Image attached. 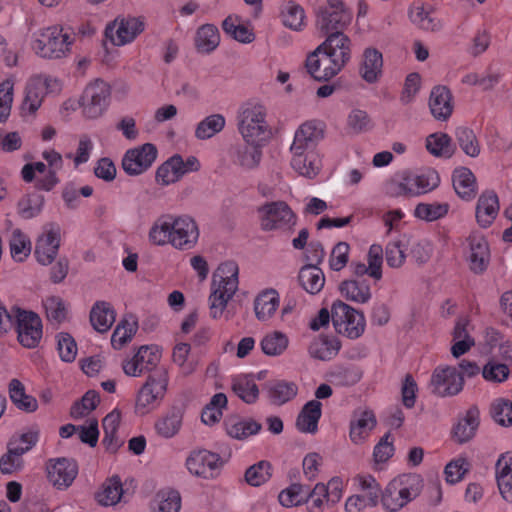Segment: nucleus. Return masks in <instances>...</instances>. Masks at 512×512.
Listing matches in <instances>:
<instances>
[{"instance_id": "obj_1", "label": "nucleus", "mask_w": 512, "mask_h": 512, "mask_svg": "<svg viewBox=\"0 0 512 512\" xmlns=\"http://www.w3.org/2000/svg\"><path fill=\"white\" fill-rule=\"evenodd\" d=\"M239 268L236 262L221 263L212 277L211 294L209 296L210 316L218 319L227 307L228 301L238 290Z\"/></svg>"}, {"instance_id": "obj_2", "label": "nucleus", "mask_w": 512, "mask_h": 512, "mask_svg": "<svg viewBox=\"0 0 512 512\" xmlns=\"http://www.w3.org/2000/svg\"><path fill=\"white\" fill-rule=\"evenodd\" d=\"M423 488L420 475L407 473L391 480L382 493L383 508L388 512H398L419 496Z\"/></svg>"}, {"instance_id": "obj_3", "label": "nucleus", "mask_w": 512, "mask_h": 512, "mask_svg": "<svg viewBox=\"0 0 512 512\" xmlns=\"http://www.w3.org/2000/svg\"><path fill=\"white\" fill-rule=\"evenodd\" d=\"M73 41L60 26H51L34 33L32 49L35 53L47 59H59L70 52Z\"/></svg>"}, {"instance_id": "obj_4", "label": "nucleus", "mask_w": 512, "mask_h": 512, "mask_svg": "<svg viewBox=\"0 0 512 512\" xmlns=\"http://www.w3.org/2000/svg\"><path fill=\"white\" fill-rule=\"evenodd\" d=\"M265 117V108L259 104L248 105L239 112L238 130L246 143H262L269 138Z\"/></svg>"}, {"instance_id": "obj_5", "label": "nucleus", "mask_w": 512, "mask_h": 512, "mask_svg": "<svg viewBox=\"0 0 512 512\" xmlns=\"http://www.w3.org/2000/svg\"><path fill=\"white\" fill-rule=\"evenodd\" d=\"M331 320L338 334L349 339H357L363 335L366 327L363 312L337 300L331 307Z\"/></svg>"}, {"instance_id": "obj_6", "label": "nucleus", "mask_w": 512, "mask_h": 512, "mask_svg": "<svg viewBox=\"0 0 512 512\" xmlns=\"http://www.w3.org/2000/svg\"><path fill=\"white\" fill-rule=\"evenodd\" d=\"M351 20L352 11L343 0H327V5L320 7L317 12L316 27L324 35L343 33Z\"/></svg>"}, {"instance_id": "obj_7", "label": "nucleus", "mask_w": 512, "mask_h": 512, "mask_svg": "<svg viewBox=\"0 0 512 512\" xmlns=\"http://www.w3.org/2000/svg\"><path fill=\"white\" fill-rule=\"evenodd\" d=\"M260 227L263 231L292 230L297 217L284 201L267 202L258 208Z\"/></svg>"}, {"instance_id": "obj_8", "label": "nucleus", "mask_w": 512, "mask_h": 512, "mask_svg": "<svg viewBox=\"0 0 512 512\" xmlns=\"http://www.w3.org/2000/svg\"><path fill=\"white\" fill-rule=\"evenodd\" d=\"M317 47V52L330 56L333 68H326L329 75H337L351 58V41L344 33L333 32Z\"/></svg>"}, {"instance_id": "obj_9", "label": "nucleus", "mask_w": 512, "mask_h": 512, "mask_svg": "<svg viewBox=\"0 0 512 512\" xmlns=\"http://www.w3.org/2000/svg\"><path fill=\"white\" fill-rule=\"evenodd\" d=\"M157 156V147L152 143H144L125 152L121 167L127 175L138 176L152 167Z\"/></svg>"}, {"instance_id": "obj_10", "label": "nucleus", "mask_w": 512, "mask_h": 512, "mask_svg": "<svg viewBox=\"0 0 512 512\" xmlns=\"http://www.w3.org/2000/svg\"><path fill=\"white\" fill-rule=\"evenodd\" d=\"M15 329L19 343L25 348H35L42 339V321L37 313L18 308Z\"/></svg>"}, {"instance_id": "obj_11", "label": "nucleus", "mask_w": 512, "mask_h": 512, "mask_svg": "<svg viewBox=\"0 0 512 512\" xmlns=\"http://www.w3.org/2000/svg\"><path fill=\"white\" fill-rule=\"evenodd\" d=\"M110 94V86L102 80H96L88 85L81 97L85 117L90 119L100 117L108 106Z\"/></svg>"}, {"instance_id": "obj_12", "label": "nucleus", "mask_w": 512, "mask_h": 512, "mask_svg": "<svg viewBox=\"0 0 512 512\" xmlns=\"http://www.w3.org/2000/svg\"><path fill=\"white\" fill-rule=\"evenodd\" d=\"M185 465L192 475L212 479L219 474L223 461L217 453L199 449L190 452Z\"/></svg>"}, {"instance_id": "obj_13", "label": "nucleus", "mask_w": 512, "mask_h": 512, "mask_svg": "<svg viewBox=\"0 0 512 512\" xmlns=\"http://www.w3.org/2000/svg\"><path fill=\"white\" fill-rule=\"evenodd\" d=\"M325 124L319 120H309L299 126L294 135L290 150L293 154L313 152L324 138Z\"/></svg>"}, {"instance_id": "obj_14", "label": "nucleus", "mask_w": 512, "mask_h": 512, "mask_svg": "<svg viewBox=\"0 0 512 512\" xmlns=\"http://www.w3.org/2000/svg\"><path fill=\"white\" fill-rule=\"evenodd\" d=\"M199 238V229L190 216H173V231L170 244L178 250L192 249Z\"/></svg>"}, {"instance_id": "obj_15", "label": "nucleus", "mask_w": 512, "mask_h": 512, "mask_svg": "<svg viewBox=\"0 0 512 512\" xmlns=\"http://www.w3.org/2000/svg\"><path fill=\"white\" fill-rule=\"evenodd\" d=\"M48 481L58 490H65L78 474L77 464L67 458L49 459L46 463Z\"/></svg>"}, {"instance_id": "obj_16", "label": "nucleus", "mask_w": 512, "mask_h": 512, "mask_svg": "<svg viewBox=\"0 0 512 512\" xmlns=\"http://www.w3.org/2000/svg\"><path fill=\"white\" fill-rule=\"evenodd\" d=\"M144 29V23L137 18L114 20L105 29V37L113 45L122 46L133 41Z\"/></svg>"}, {"instance_id": "obj_17", "label": "nucleus", "mask_w": 512, "mask_h": 512, "mask_svg": "<svg viewBox=\"0 0 512 512\" xmlns=\"http://www.w3.org/2000/svg\"><path fill=\"white\" fill-rule=\"evenodd\" d=\"M60 246V227L51 223L47 225L44 235L40 236L35 246V256L42 265H48L53 262L58 254Z\"/></svg>"}, {"instance_id": "obj_18", "label": "nucleus", "mask_w": 512, "mask_h": 512, "mask_svg": "<svg viewBox=\"0 0 512 512\" xmlns=\"http://www.w3.org/2000/svg\"><path fill=\"white\" fill-rule=\"evenodd\" d=\"M429 109L438 121H446L451 117L454 109L453 96L447 86L433 87L429 97Z\"/></svg>"}, {"instance_id": "obj_19", "label": "nucleus", "mask_w": 512, "mask_h": 512, "mask_svg": "<svg viewBox=\"0 0 512 512\" xmlns=\"http://www.w3.org/2000/svg\"><path fill=\"white\" fill-rule=\"evenodd\" d=\"M479 425L480 411L477 406H472L453 426V438L458 443H466L476 435Z\"/></svg>"}, {"instance_id": "obj_20", "label": "nucleus", "mask_w": 512, "mask_h": 512, "mask_svg": "<svg viewBox=\"0 0 512 512\" xmlns=\"http://www.w3.org/2000/svg\"><path fill=\"white\" fill-rule=\"evenodd\" d=\"M377 425L376 416L371 410H363L354 415L350 422L349 437L356 444L364 443Z\"/></svg>"}, {"instance_id": "obj_21", "label": "nucleus", "mask_w": 512, "mask_h": 512, "mask_svg": "<svg viewBox=\"0 0 512 512\" xmlns=\"http://www.w3.org/2000/svg\"><path fill=\"white\" fill-rule=\"evenodd\" d=\"M470 246V268L475 273L486 270L490 259V251L487 240L478 233H472L467 238Z\"/></svg>"}, {"instance_id": "obj_22", "label": "nucleus", "mask_w": 512, "mask_h": 512, "mask_svg": "<svg viewBox=\"0 0 512 512\" xmlns=\"http://www.w3.org/2000/svg\"><path fill=\"white\" fill-rule=\"evenodd\" d=\"M166 394V386H141L136 394L135 411L146 415L160 406Z\"/></svg>"}, {"instance_id": "obj_23", "label": "nucleus", "mask_w": 512, "mask_h": 512, "mask_svg": "<svg viewBox=\"0 0 512 512\" xmlns=\"http://www.w3.org/2000/svg\"><path fill=\"white\" fill-rule=\"evenodd\" d=\"M499 212V200L492 190L484 191L478 198L476 205V220L483 227H489Z\"/></svg>"}, {"instance_id": "obj_24", "label": "nucleus", "mask_w": 512, "mask_h": 512, "mask_svg": "<svg viewBox=\"0 0 512 512\" xmlns=\"http://www.w3.org/2000/svg\"><path fill=\"white\" fill-rule=\"evenodd\" d=\"M227 435L236 440H246L260 432L262 426L252 418L230 416L224 421Z\"/></svg>"}, {"instance_id": "obj_25", "label": "nucleus", "mask_w": 512, "mask_h": 512, "mask_svg": "<svg viewBox=\"0 0 512 512\" xmlns=\"http://www.w3.org/2000/svg\"><path fill=\"white\" fill-rule=\"evenodd\" d=\"M383 56L375 48H366L363 52L359 74L369 84L377 82L382 75Z\"/></svg>"}, {"instance_id": "obj_26", "label": "nucleus", "mask_w": 512, "mask_h": 512, "mask_svg": "<svg viewBox=\"0 0 512 512\" xmlns=\"http://www.w3.org/2000/svg\"><path fill=\"white\" fill-rule=\"evenodd\" d=\"M496 480L502 498L512 502V453L501 454L496 462Z\"/></svg>"}, {"instance_id": "obj_27", "label": "nucleus", "mask_w": 512, "mask_h": 512, "mask_svg": "<svg viewBox=\"0 0 512 512\" xmlns=\"http://www.w3.org/2000/svg\"><path fill=\"white\" fill-rule=\"evenodd\" d=\"M453 188L463 200L470 201L477 194L476 178L473 172L466 167H459L452 174Z\"/></svg>"}, {"instance_id": "obj_28", "label": "nucleus", "mask_w": 512, "mask_h": 512, "mask_svg": "<svg viewBox=\"0 0 512 512\" xmlns=\"http://www.w3.org/2000/svg\"><path fill=\"white\" fill-rule=\"evenodd\" d=\"M322 415V404L318 400L308 401L296 419V427L302 433L315 434Z\"/></svg>"}, {"instance_id": "obj_29", "label": "nucleus", "mask_w": 512, "mask_h": 512, "mask_svg": "<svg viewBox=\"0 0 512 512\" xmlns=\"http://www.w3.org/2000/svg\"><path fill=\"white\" fill-rule=\"evenodd\" d=\"M116 319V312L109 302L97 301L90 311V323L99 333H106Z\"/></svg>"}, {"instance_id": "obj_30", "label": "nucleus", "mask_w": 512, "mask_h": 512, "mask_svg": "<svg viewBox=\"0 0 512 512\" xmlns=\"http://www.w3.org/2000/svg\"><path fill=\"white\" fill-rule=\"evenodd\" d=\"M306 68L308 74L316 81H328L335 75H329L326 68H333L334 62L330 56L317 52V48L309 54L306 59Z\"/></svg>"}, {"instance_id": "obj_31", "label": "nucleus", "mask_w": 512, "mask_h": 512, "mask_svg": "<svg viewBox=\"0 0 512 512\" xmlns=\"http://www.w3.org/2000/svg\"><path fill=\"white\" fill-rule=\"evenodd\" d=\"M339 290L347 300L357 303H367L372 296L369 283L363 279L344 280Z\"/></svg>"}, {"instance_id": "obj_32", "label": "nucleus", "mask_w": 512, "mask_h": 512, "mask_svg": "<svg viewBox=\"0 0 512 512\" xmlns=\"http://www.w3.org/2000/svg\"><path fill=\"white\" fill-rule=\"evenodd\" d=\"M182 499L174 489H162L156 493L151 504V512H179Z\"/></svg>"}, {"instance_id": "obj_33", "label": "nucleus", "mask_w": 512, "mask_h": 512, "mask_svg": "<svg viewBox=\"0 0 512 512\" xmlns=\"http://www.w3.org/2000/svg\"><path fill=\"white\" fill-rule=\"evenodd\" d=\"M173 231V215L165 214L158 217L152 224L148 238L153 245L164 246L170 244Z\"/></svg>"}, {"instance_id": "obj_34", "label": "nucleus", "mask_w": 512, "mask_h": 512, "mask_svg": "<svg viewBox=\"0 0 512 512\" xmlns=\"http://www.w3.org/2000/svg\"><path fill=\"white\" fill-rule=\"evenodd\" d=\"M408 191L411 196H418L428 193L438 187L440 179L435 171L423 174L407 173Z\"/></svg>"}, {"instance_id": "obj_35", "label": "nucleus", "mask_w": 512, "mask_h": 512, "mask_svg": "<svg viewBox=\"0 0 512 512\" xmlns=\"http://www.w3.org/2000/svg\"><path fill=\"white\" fill-rule=\"evenodd\" d=\"M298 280L303 289L314 295L319 293L325 284L323 271L315 265H305L300 269Z\"/></svg>"}, {"instance_id": "obj_36", "label": "nucleus", "mask_w": 512, "mask_h": 512, "mask_svg": "<svg viewBox=\"0 0 512 512\" xmlns=\"http://www.w3.org/2000/svg\"><path fill=\"white\" fill-rule=\"evenodd\" d=\"M341 348V342L335 337L319 336L309 346V353L312 357L328 361L334 358Z\"/></svg>"}, {"instance_id": "obj_37", "label": "nucleus", "mask_w": 512, "mask_h": 512, "mask_svg": "<svg viewBox=\"0 0 512 512\" xmlns=\"http://www.w3.org/2000/svg\"><path fill=\"white\" fill-rule=\"evenodd\" d=\"M291 165L300 175L312 179L318 175L321 167V161L315 153L305 152L293 154Z\"/></svg>"}, {"instance_id": "obj_38", "label": "nucleus", "mask_w": 512, "mask_h": 512, "mask_svg": "<svg viewBox=\"0 0 512 512\" xmlns=\"http://www.w3.org/2000/svg\"><path fill=\"white\" fill-rule=\"evenodd\" d=\"M279 305V296L276 290L270 289L259 294L254 301V310L258 320L269 319Z\"/></svg>"}, {"instance_id": "obj_39", "label": "nucleus", "mask_w": 512, "mask_h": 512, "mask_svg": "<svg viewBox=\"0 0 512 512\" xmlns=\"http://www.w3.org/2000/svg\"><path fill=\"white\" fill-rule=\"evenodd\" d=\"M49 80L41 79L31 80L26 87V95L22 104V109H28L30 113H34L39 109L42 103L44 90L49 88Z\"/></svg>"}, {"instance_id": "obj_40", "label": "nucleus", "mask_w": 512, "mask_h": 512, "mask_svg": "<svg viewBox=\"0 0 512 512\" xmlns=\"http://www.w3.org/2000/svg\"><path fill=\"white\" fill-rule=\"evenodd\" d=\"M121 420V414L117 410H113L107 414L103 421L102 427L104 432L103 444L108 450L116 451L121 445V441L117 438V431Z\"/></svg>"}, {"instance_id": "obj_41", "label": "nucleus", "mask_w": 512, "mask_h": 512, "mask_svg": "<svg viewBox=\"0 0 512 512\" xmlns=\"http://www.w3.org/2000/svg\"><path fill=\"white\" fill-rule=\"evenodd\" d=\"M220 43V34L216 26L212 24L202 25L196 33L195 46L201 53H210Z\"/></svg>"}, {"instance_id": "obj_42", "label": "nucleus", "mask_w": 512, "mask_h": 512, "mask_svg": "<svg viewBox=\"0 0 512 512\" xmlns=\"http://www.w3.org/2000/svg\"><path fill=\"white\" fill-rule=\"evenodd\" d=\"M45 197L37 192L24 195L17 203V212L25 220L38 216L43 209Z\"/></svg>"}, {"instance_id": "obj_43", "label": "nucleus", "mask_w": 512, "mask_h": 512, "mask_svg": "<svg viewBox=\"0 0 512 512\" xmlns=\"http://www.w3.org/2000/svg\"><path fill=\"white\" fill-rule=\"evenodd\" d=\"M183 416L179 411H172L163 415L155 422L156 433L165 439L176 436L182 427Z\"/></svg>"}, {"instance_id": "obj_44", "label": "nucleus", "mask_w": 512, "mask_h": 512, "mask_svg": "<svg viewBox=\"0 0 512 512\" xmlns=\"http://www.w3.org/2000/svg\"><path fill=\"white\" fill-rule=\"evenodd\" d=\"M227 406V397L223 393L215 394L208 404L203 408L201 413V421L203 424L213 426L218 423L222 416L223 410Z\"/></svg>"}, {"instance_id": "obj_45", "label": "nucleus", "mask_w": 512, "mask_h": 512, "mask_svg": "<svg viewBox=\"0 0 512 512\" xmlns=\"http://www.w3.org/2000/svg\"><path fill=\"white\" fill-rule=\"evenodd\" d=\"M260 147L261 143H246L243 146H239L236 149L235 162L244 169L250 170L256 168L259 165L262 157Z\"/></svg>"}, {"instance_id": "obj_46", "label": "nucleus", "mask_w": 512, "mask_h": 512, "mask_svg": "<svg viewBox=\"0 0 512 512\" xmlns=\"http://www.w3.org/2000/svg\"><path fill=\"white\" fill-rule=\"evenodd\" d=\"M452 139L446 133L430 134L426 138V148L434 156L450 158L454 153Z\"/></svg>"}, {"instance_id": "obj_47", "label": "nucleus", "mask_w": 512, "mask_h": 512, "mask_svg": "<svg viewBox=\"0 0 512 512\" xmlns=\"http://www.w3.org/2000/svg\"><path fill=\"white\" fill-rule=\"evenodd\" d=\"M122 494L121 480L114 476L103 484L102 490L97 495V500L103 506H113L120 501Z\"/></svg>"}, {"instance_id": "obj_48", "label": "nucleus", "mask_w": 512, "mask_h": 512, "mask_svg": "<svg viewBox=\"0 0 512 512\" xmlns=\"http://www.w3.org/2000/svg\"><path fill=\"white\" fill-rule=\"evenodd\" d=\"M225 127V118L221 114H213L204 118L198 123L195 130V137L200 140H206L217 133L221 132Z\"/></svg>"}, {"instance_id": "obj_49", "label": "nucleus", "mask_w": 512, "mask_h": 512, "mask_svg": "<svg viewBox=\"0 0 512 512\" xmlns=\"http://www.w3.org/2000/svg\"><path fill=\"white\" fill-rule=\"evenodd\" d=\"M354 481L363 492L361 495L367 498L368 503L376 506L383 493L376 479L369 474H359L355 477Z\"/></svg>"}, {"instance_id": "obj_50", "label": "nucleus", "mask_w": 512, "mask_h": 512, "mask_svg": "<svg viewBox=\"0 0 512 512\" xmlns=\"http://www.w3.org/2000/svg\"><path fill=\"white\" fill-rule=\"evenodd\" d=\"M9 248L15 261H24L31 252V241L20 229H15L9 240Z\"/></svg>"}, {"instance_id": "obj_51", "label": "nucleus", "mask_w": 512, "mask_h": 512, "mask_svg": "<svg viewBox=\"0 0 512 512\" xmlns=\"http://www.w3.org/2000/svg\"><path fill=\"white\" fill-rule=\"evenodd\" d=\"M237 20V17H233L231 15L225 18V20L222 22V28L224 32L238 42L244 44L253 42L255 39L254 32L245 25L237 24Z\"/></svg>"}, {"instance_id": "obj_52", "label": "nucleus", "mask_w": 512, "mask_h": 512, "mask_svg": "<svg viewBox=\"0 0 512 512\" xmlns=\"http://www.w3.org/2000/svg\"><path fill=\"white\" fill-rule=\"evenodd\" d=\"M456 140L462 151L470 157H477L480 154V145L472 129L460 126L455 130Z\"/></svg>"}, {"instance_id": "obj_53", "label": "nucleus", "mask_w": 512, "mask_h": 512, "mask_svg": "<svg viewBox=\"0 0 512 512\" xmlns=\"http://www.w3.org/2000/svg\"><path fill=\"white\" fill-rule=\"evenodd\" d=\"M288 338L279 331L267 334L261 340V349L268 356H278L288 347Z\"/></svg>"}, {"instance_id": "obj_54", "label": "nucleus", "mask_w": 512, "mask_h": 512, "mask_svg": "<svg viewBox=\"0 0 512 512\" xmlns=\"http://www.w3.org/2000/svg\"><path fill=\"white\" fill-rule=\"evenodd\" d=\"M100 402L99 394L95 390L87 391L80 401L71 407L70 415L73 419H81L89 415Z\"/></svg>"}, {"instance_id": "obj_55", "label": "nucleus", "mask_w": 512, "mask_h": 512, "mask_svg": "<svg viewBox=\"0 0 512 512\" xmlns=\"http://www.w3.org/2000/svg\"><path fill=\"white\" fill-rule=\"evenodd\" d=\"M449 211L448 203H419L414 215L422 220L432 222L444 217Z\"/></svg>"}, {"instance_id": "obj_56", "label": "nucleus", "mask_w": 512, "mask_h": 512, "mask_svg": "<svg viewBox=\"0 0 512 512\" xmlns=\"http://www.w3.org/2000/svg\"><path fill=\"white\" fill-rule=\"evenodd\" d=\"M307 486L301 484H292L287 489L280 492L278 499L284 507L299 506L307 502Z\"/></svg>"}, {"instance_id": "obj_57", "label": "nucleus", "mask_w": 512, "mask_h": 512, "mask_svg": "<svg viewBox=\"0 0 512 512\" xmlns=\"http://www.w3.org/2000/svg\"><path fill=\"white\" fill-rule=\"evenodd\" d=\"M281 16L284 26L292 30H300L303 26L304 10L293 1L287 2L282 7Z\"/></svg>"}, {"instance_id": "obj_58", "label": "nucleus", "mask_w": 512, "mask_h": 512, "mask_svg": "<svg viewBox=\"0 0 512 512\" xmlns=\"http://www.w3.org/2000/svg\"><path fill=\"white\" fill-rule=\"evenodd\" d=\"M138 324L136 321L129 322L122 319L116 326L112 337L111 344L115 349H121L127 342H129L136 333Z\"/></svg>"}, {"instance_id": "obj_59", "label": "nucleus", "mask_w": 512, "mask_h": 512, "mask_svg": "<svg viewBox=\"0 0 512 512\" xmlns=\"http://www.w3.org/2000/svg\"><path fill=\"white\" fill-rule=\"evenodd\" d=\"M411 21L420 29L426 31H439L442 27L440 20L431 16V14L424 9L423 6H417L410 11Z\"/></svg>"}, {"instance_id": "obj_60", "label": "nucleus", "mask_w": 512, "mask_h": 512, "mask_svg": "<svg viewBox=\"0 0 512 512\" xmlns=\"http://www.w3.org/2000/svg\"><path fill=\"white\" fill-rule=\"evenodd\" d=\"M46 317L49 321L60 324L67 317V309L63 299L59 296H50L43 301Z\"/></svg>"}, {"instance_id": "obj_61", "label": "nucleus", "mask_w": 512, "mask_h": 512, "mask_svg": "<svg viewBox=\"0 0 512 512\" xmlns=\"http://www.w3.org/2000/svg\"><path fill=\"white\" fill-rule=\"evenodd\" d=\"M9 394L15 406L25 412L31 413L37 410L38 402L35 397L25 392L24 386H10Z\"/></svg>"}, {"instance_id": "obj_62", "label": "nucleus", "mask_w": 512, "mask_h": 512, "mask_svg": "<svg viewBox=\"0 0 512 512\" xmlns=\"http://www.w3.org/2000/svg\"><path fill=\"white\" fill-rule=\"evenodd\" d=\"M307 502L308 512H323L325 502L329 499L328 488L323 483H317L315 487L310 490L307 487Z\"/></svg>"}, {"instance_id": "obj_63", "label": "nucleus", "mask_w": 512, "mask_h": 512, "mask_svg": "<svg viewBox=\"0 0 512 512\" xmlns=\"http://www.w3.org/2000/svg\"><path fill=\"white\" fill-rule=\"evenodd\" d=\"M330 375L342 384H355L362 379L363 371L353 364L337 365L331 370Z\"/></svg>"}, {"instance_id": "obj_64", "label": "nucleus", "mask_w": 512, "mask_h": 512, "mask_svg": "<svg viewBox=\"0 0 512 512\" xmlns=\"http://www.w3.org/2000/svg\"><path fill=\"white\" fill-rule=\"evenodd\" d=\"M491 415L501 426H512V402L505 399L496 400L491 407Z\"/></svg>"}]
</instances>
